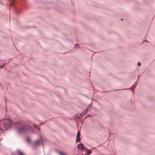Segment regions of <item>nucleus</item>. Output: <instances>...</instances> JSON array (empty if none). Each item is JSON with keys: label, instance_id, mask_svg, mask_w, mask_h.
<instances>
[{"label": "nucleus", "instance_id": "nucleus-14", "mask_svg": "<svg viewBox=\"0 0 155 155\" xmlns=\"http://www.w3.org/2000/svg\"><path fill=\"white\" fill-rule=\"evenodd\" d=\"M34 128H37V129H38V125H37L35 124H34Z\"/></svg>", "mask_w": 155, "mask_h": 155}, {"label": "nucleus", "instance_id": "nucleus-17", "mask_svg": "<svg viewBox=\"0 0 155 155\" xmlns=\"http://www.w3.org/2000/svg\"><path fill=\"white\" fill-rule=\"evenodd\" d=\"M81 155H84L83 154H82Z\"/></svg>", "mask_w": 155, "mask_h": 155}, {"label": "nucleus", "instance_id": "nucleus-2", "mask_svg": "<svg viewBox=\"0 0 155 155\" xmlns=\"http://www.w3.org/2000/svg\"><path fill=\"white\" fill-rule=\"evenodd\" d=\"M17 130L19 133L28 132L30 133L35 134V131L33 130L31 126L27 124L21 125L18 126Z\"/></svg>", "mask_w": 155, "mask_h": 155}, {"label": "nucleus", "instance_id": "nucleus-4", "mask_svg": "<svg viewBox=\"0 0 155 155\" xmlns=\"http://www.w3.org/2000/svg\"><path fill=\"white\" fill-rule=\"evenodd\" d=\"M80 132H78L77 133V137H76V141L77 142H80L81 140L80 139Z\"/></svg>", "mask_w": 155, "mask_h": 155}, {"label": "nucleus", "instance_id": "nucleus-12", "mask_svg": "<svg viewBox=\"0 0 155 155\" xmlns=\"http://www.w3.org/2000/svg\"><path fill=\"white\" fill-rule=\"evenodd\" d=\"M58 153L60 155H66L65 153L60 151L58 152Z\"/></svg>", "mask_w": 155, "mask_h": 155}, {"label": "nucleus", "instance_id": "nucleus-10", "mask_svg": "<svg viewBox=\"0 0 155 155\" xmlns=\"http://www.w3.org/2000/svg\"><path fill=\"white\" fill-rule=\"evenodd\" d=\"M80 47V45L79 44H76L75 45V48H78Z\"/></svg>", "mask_w": 155, "mask_h": 155}, {"label": "nucleus", "instance_id": "nucleus-16", "mask_svg": "<svg viewBox=\"0 0 155 155\" xmlns=\"http://www.w3.org/2000/svg\"><path fill=\"white\" fill-rule=\"evenodd\" d=\"M91 107V106L90 105H89L88 106V108H89V107Z\"/></svg>", "mask_w": 155, "mask_h": 155}, {"label": "nucleus", "instance_id": "nucleus-8", "mask_svg": "<svg viewBox=\"0 0 155 155\" xmlns=\"http://www.w3.org/2000/svg\"><path fill=\"white\" fill-rule=\"evenodd\" d=\"M41 142V139H38L36 140L35 142V144L36 145H38Z\"/></svg>", "mask_w": 155, "mask_h": 155}, {"label": "nucleus", "instance_id": "nucleus-18", "mask_svg": "<svg viewBox=\"0 0 155 155\" xmlns=\"http://www.w3.org/2000/svg\"><path fill=\"white\" fill-rule=\"evenodd\" d=\"M91 115H90V116H91Z\"/></svg>", "mask_w": 155, "mask_h": 155}, {"label": "nucleus", "instance_id": "nucleus-15", "mask_svg": "<svg viewBox=\"0 0 155 155\" xmlns=\"http://www.w3.org/2000/svg\"><path fill=\"white\" fill-rule=\"evenodd\" d=\"M137 65L138 66H140L141 65V63L140 62H138Z\"/></svg>", "mask_w": 155, "mask_h": 155}, {"label": "nucleus", "instance_id": "nucleus-6", "mask_svg": "<svg viewBox=\"0 0 155 155\" xmlns=\"http://www.w3.org/2000/svg\"><path fill=\"white\" fill-rule=\"evenodd\" d=\"M85 150H87L85 153V155H89L91 153L92 151L90 150H87V148H86Z\"/></svg>", "mask_w": 155, "mask_h": 155}, {"label": "nucleus", "instance_id": "nucleus-9", "mask_svg": "<svg viewBox=\"0 0 155 155\" xmlns=\"http://www.w3.org/2000/svg\"><path fill=\"white\" fill-rule=\"evenodd\" d=\"M88 109H87L86 110L83 111V112L80 114L81 117H82L83 115L85 114L86 113Z\"/></svg>", "mask_w": 155, "mask_h": 155}, {"label": "nucleus", "instance_id": "nucleus-13", "mask_svg": "<svg viewBox=\"0 0 155 155\" xmlns=\"http://www.w3.org/2000/svg\"><path fill=\"white\" fill-rule=\"evenodd\" d=\"M26 140L28 143H29L30 142L31 140L29 138H27L26 139Z\"/></svg>", "mask_w": 155, "mask_h": 155}, {"label": "nucleus", "instance_id": "nucleus-19", "mask_svg": "<svg viewBox=\"0 0 155 155\" xmlns=\"http://www.w3.org/2000/svg\"><path fill=\"white\" fill-rule=\"evenodd\" d=\"M11 4H12V2H11Z\"/></svg>", "mask_w": 155, "mask_h": 155}, {"label": "nucleus", "instance_id": "nucleus-3", "mask_svg": "<svg viewBox=\"0 0 155 155\" xmlns=\"http://www.w3.org/2000/svg\"><path fill=\"white\" fill-rule=\"evenodd\" d=\"M78 147L80 150H83L84 147V145L81 143H80L78 145Z\"/></svg>", "mask_w": 155, "mask_h": 155}, {"label": "nucleus", "instance_id": "nucleus-11", "mask_svg": "<svg viewBox=\"0 0 155 155\" xmlns=\"http://www.w3.org/2000/svg\"><path fill=\"white\" fill-rule=\"evenodd\" d=\"M17 153L18 154H19V155H24L22 152H21L19 151H17Z\"/></svg>", "mask_w": 155, "mask_h": 155}, {"label": "nucleus", "instance_id": "nucleus-5", "mask_svg": "<svg viewBox=\"0 0 155 155\" xmlns=\"http://www.w3.org/2000/svg\"><path fill=\"white\" fill-rule=\"evenodd\" d=\"M1 64L0 68H2L6 64V63L5 62H4V60H2L1 61Z\"/></svg>", "mask_w": 155, "mask_h": 155}, {"label": "nucleus", "instance_id": "nucleus-7", "mask_svg": "<svg viewBox=\"0 0 155 155\" xmlns=\"http://www.w3.org/2000/svg\"><path fill=\"white\" fill-rule=\"evenodd\" d=\"M136 82H135L134 84L133 85H132L129 88H125V89H124V90H129V89H131V88H132V89H134L135 87H136Z\"/></svg>", "mask_w": 155, "mask_h": 155}, {"label": "nucleus", "instance_id": "nucleus-1", "mask_svg": "<svg viewBox=\"0 0 155 155\" xmlns=\"http://www.w3.org/2000/svg\"><path fill=\"white\" fill-rule=\"evenodd\" d=\"M15 126V123L10 119H5L0 121V133L10 126Z\"/></svg>", "mask_w": 155, "mask_h": 155}, {"label": "nucleus", "instance_id": "nucleus-20", "mask_svg": "<svg viewBox=\"0 0 155 155\" xmlns=\"http://www.w3.org/2000/svg\"><path fill=\"white\" fill-rule=\"evenodd\" d=\"M1 140V139H0V140Z\"/></svg>", "mask_w": 155, "mask_h": 155}]
</instances>
